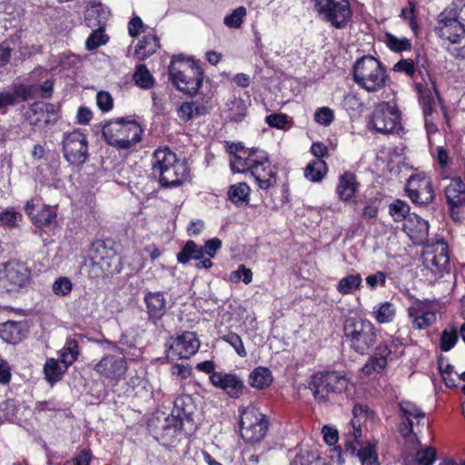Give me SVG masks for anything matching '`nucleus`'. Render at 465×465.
<instances>
[{
  "label": "nucleus",
  "instance_id": "nucleus-1",
  "mask_svg": "<svg viewBox=\"0 0 465 465\" xmlns=\"http://www.w3.org/2000/svg\"><path fill=\"white\" fill-rule=\"evenodd\" d=\"M231 169L235 173H250L260 189L267 190L277 183V170L269 160L265 151L243 149L231 157Z\"/></svg>",
  "mask_w": 465,
  "mask_h": 465
},
{
  "label": "nucleus",
  "instance_id": "nucleus-2",
  "mask_svg": "<svg viewBox=\"0 0 465 465\" xmlns=\"http://www.w3.org/2000/svg\"><path fill=\"white\" fill-rule=\"evenodd\" d=\"M153 173L163 187L182 184L188 176L186 164L168 147L158 148L153 155Z\"/></svg>",
  "mask_w": 465,
  "mask_h": 465
},
{
  "label": "nucleus",
  "instance_id": "nucleus-3",
  "mask_svg": "<svg viewBox=\"0 0 465 465\" xmlns=\"http://www.w3.org/2000/svg\"><path fill=\"white\" fill-rule=\"evenodd\" d=\"M143 130L135 120L116 118L106 122L102 129L105 142L119 150H128L141 142Z\"/></svg>",
  "mask_w": 465,
  "mask_h": 465
},
{
  "label": "nucleus",
  "instance_id": "nucleus-4",
  "mask_svg": "<svg viewBox=\"0 0 465 465\" xmlns=\"http://www.w3.org/2000/svg\"><path fill=\"white\" fill-rule=\"evenodd\" d=\"M435 34L447 44L448 53L456 59L465 60V25L448 12H441L434 28Z\"/></svg>",
  "mask_w": 465,
  "mask_h": 465
},
{
  "label": "nucleus",
  "instance_id": "nucleus-5",
  "mask_svg": "<svg viewBox=\"0 0 465 465\" xmlns=\"http://www.w3.org/2000/svg\"><path fill=\"white\" fill-rule=\"evenodd\" d=\"M352 384L348 378L338 371L317 372L311 376L308 388L312 391L315 400L325 402L334 396L346 392Z\"/></svg>",
  "mask_w": 465,
  "mask_h": 465
},
{
  "label": "nucleus",
  "instance_id": "nucleus-6",
  "mask_svg": "<svg viewBox=\"0 0 465 465\" xmlns=\"http://www.w3.org/2000/svg\"><path fill=\"white\" fill-rule=\"evenodd\" d=\"M386 71L373 56H363L353 66L354 82L369 93L380 91L385 84Z\"/></svg>",
  "mask_w": 465,
  "mask_h": 465
},
{
  "label": "nucleus",
  "instance_id": "nucleus-7",
  "mask_svg": "<svg viewBox=\"0 0 465 465\" xmlns=\"http://www.w3.org/2000/svg\"><path fill=\"white\" fill-rule=\"evenodd\" d=\"M343 331L351 348L360 354L368 353L375 343L376 329L369 320L349 317L345 320Z\"/></svg>",
  "mask_w": 465,
  "mask_h": 465
},
{
  "label": "nucleus",
  "instance_id": "nucleus-8",
  "mask_svg": "<svg viewBox=\"0 0 465 465\" xmlns=\"http://www.w3.org/2000/svg\"><path fill=\"white\" fill-rule=\"evenodd\" d=\"M199 68H194V61H184L182 55L173 58L169 65V75L178 90L186 94L196 93L203 80Z\"/></svg>",
  "mask_w": 465,
  "mask_h": 465
},
{
  "label": "nucleus",
  "instance_id": "nucleus-9",
  "mask_svg": "<svg viewBox=\"0 0 465 465\" xmlns=\"http://www.w3.org/2000/svg\"><path fill=\"white\" fill-rule=\"evenodd\" d=\"M369 127L377 133L391 134L401 127V114L393 102H381L375 105Z\"/></svg>",
  "mask_w": 465,
  "mask_h": 465
},
{
  "label": "nucleus",
  "instance_id": "nucleus-10",
  "mask_svg": "<svg viewBox=\"0 0 465 465\" xmlns=\"http://www.w3.org/2000/svg\"><path fill=\"white\" fill-rule=\"evenodd\" d=\"M318 15L336 28L344 27L351 17L349 0H311Z\"/></svg>",
  "mask_w": 465,
  "mask_h": 465
},
{
  "label": "nucleus",
  "instance_id": "nucleus-11",
  "mask_svg": "<svg viewBox=\"0 0 465 465\" xmlns=\"http://www.w3.org/2000/svg\"><path fill=\"white\" fill-rule=\"evenodd\" d=\"M241 436L250 443L259 442L266 434L267 420L265 416L253 406L241 411Z\"/></svg>",
  "mask_w": 465,
  "mask_h": 465
},
{
  "label": "nucleus",
  "instance_id": "nucleus-12",
  "mask_svg": "<svg viewBox=\"0 0 465 465\" xmlns=\"http://www.w3.org/2000/svg\"><path fill=\"white\" fill-rule=\"evenodd\" d=\"M62 145L64 157L70 164L79 166L88 159L87 135L80 129L64 133Z\"/></svg>",
  "mask_w": 465,
  "mask_h": 465
},
{
  "label": "nucleus",
  "instance_id": "nucleus-13",
  "mask_svg": "<svg viewBox=\"0 0 465 465\" xmlns=\"http://www.w3.org/2000/svg\"><path fill=\"white\" fill-rule=\"evenodd\" d=\"M438 311L436 301L416 299L408 307L407 314L414 330H425L436 322Z\"/></svg>",
  "mask_w": 465,
  "mask_h": 465
},
{
  "label": "nucleus",
  "instance_id": "nucleus-14",
  "mask_svg": "<svg viewBox=\"0 0 465 465\" xmlns=\"http://www.w3.org/2000/svg\"><path fill=\"white\" fill-rule=\"evenodd\" d=\"M423 263L436 277L450 272L449 247L443 240L427 246L423 252Z\"/></svg>",
  "mask_w": 465,
  "mask_h": 465
},
{
  "label": "nucleus",
  "instance_id": "nucleus-15",
  "mask_svg": "<svg viewBox=\"0 0 465 465\" xmlns=\"http://www.w3.org/2000/svg\"><path fill=\"white\" fill-rule=\"evenodd\" d=\"M30 272L25 263L8 262L0 268V288L14 292L23 288L28 282Z\"/></svg>",
  "mask_w": 465,
  "mask_h": 465
},
{
  "label": "nucleus",
  "instance_id": "nucleus-16",
  "mask_svg": "<svg viewBox=\"0 0 465 465\" xmlns=\"http://www.w3.org/2000/svg\"><path fill=\"white\" fill-rule=\"evenodd\" d=\"M402 343L397 338H391V345L386 341L380 343L370 360L362 367L361 371L365 375L381 373L387 366L388 361L392 360V355L397 350L401 349Z\"/></svg>",
  "mask_w": 465,
  "mask_h": 465
},
{
  "label": "nucleus",
  "instance_id": "nucleus-17",
  "mask_svg": "<svg viewBox=\"0 0 465 465\" xmlns=\"http://www.w3.org/2000/svg\"><path fill=\"white\" fill-rule=\"evenodd\" d=\"M127 370V362L121 353L106 354L94 366V371L100 376L117 384Z\"/></svg>",
  "mask_w": 465,
  "mask_h": 465
},
{
  "label": "nucleus",
  "instance_id": "nucleus-18",
  "mask_svg": "<svg viewBox=\"0 0 465 465\" xmlns=\"http://www.w3.org/2000/svg\"><path fill=\"white\" fill-rule=\"evenodd\" d=\"M406 192L410 199L418 204H427L434 198L431 181L424 173L411 175L408 180Z\"/></svg>",
  "mask_w": 465,
  "mask_h": 465
},
{
  "label": "nucleus",
  "instance_id": "nucleus-19",
  "mask_svg": "<svg viewBox=\"0 0 465 465\" xmlns=\"http://www.w3.org/2000/svg\"><path fill=\"white\" fill-rule=\"evenodd\" d=\"M200 347V341L193 331H184L172 340L169 350L170 357L188 359L194 355Z\"/></svg>",
  "mask_w": 465,
  "mask_h": 465
},
{
  "label": "nucleus",
  "instance_id": "nucleus-20",
  "mask_svg": "<svg viewBox=\"0 0 465 465\" xmlns=\"http://www.w3.org/2000/svg\"><path fill=\"white\" fill-rule=\"evenodd\" d=\"M416 88L420 94V101L423 105L425 127L430 138L431 134L438 131L433 116V114H439L435 100L436 94L432 92L434 87L433 84H431L430 87L425 88L421 84H417Z\"/></svg>",
  "mask_w": 465,
  "mask_h": 465
},
{
  "label": "nucleus",
  "instance_id": "nucleus-21",
  "mask_svg": "<svg viewBox=\"0 0 465 465\" xmlns=\"http://www.w3.org/2000/svg\"><path fill=\"white\" fill-rule=\"evenodd\" d=\"M25 116L31 125H47L57 121L58 111L55 105L38 101L29 106Z\"/></svg>",
  "mask_w": 465,
  "mask_h": 465
},
{
  "label": "nucleus",
  "instance_id": "nucleus-22",
  "mask_svg": "<svg viewBox=\"0 0 465 465\" xmlns=\"http://www.w3.org/2000/svg\"><path fill=\"white\" fill-rule=\"evenodd\" d=\"M210 382L217 389L223 391L230 398L238 399L245 388L240 376L232 372L219 371L210 377Z\"/></svg>",
  "mask_w": 465,
  "mask_h": 465
},
{
  "label": "nucleus",
  "instance_id": "nucleus-23",
  "mask_svg": "<svg viewBox=\"0 0 465 465\" xmlns=\"http://www.w3.org/2000/svg\"><path fill=\"white\" fill-rule=\"evenodd\" d=\"M403 230L410 240L416 245L423 244L429 236V223L415 213L408 216Z\"/></svg>",
  "mask_w": 465,
  "mask_h": 465
},
{
  "label": "nucleus",
  "instance_id": "nucleus-24",
  "mask_svg": "<svg viewBox=\"0 0 465 465\" xmlns=\"http://www.w3.org/2000/svg\"><path fill=\"white\" fill-rule=\"evenodd\" d=\"M148 318L153 323L161 320L167 312V301L163 292L146 291L143 297Z\"/></svg>",
  "mask_w": 465,
  "mask_h": 465
},
{
  "label": "nucleus",
  "instance_id": "nucleus-25",
  "mask_svg": "<svg viewBox=\"0 0 465 465\" xmlns=\"http://www.w3.org/2000/svg\"><path fill=\"white\" fill-rule=\"evenodd\" d=\"M26 331L25 322L8 321L0 324V337L7 343H18L25 338Z\"/></svg>",
  "mask_w": 465,
  "mask_h": 465
},
{
  "label": "nucleus",
  "instance_id": "nucleus-26",
  "mask_svg": "<svg viewBox=\"0 0 465 465\" xmlns=\"http://www.w3.org/2000/svg\"><path fill=\"white\" fill-rule=\"evenodd\" d=\"M360 183L357 176L352 172H344L339 177V182L336 186V193L341 201L347 202L352 199L357 193Z\"/></svg>",
  "mask_w": 465,
  "mask_h": 465
},
{
  "label": "nucleus",
  "instance_id": "nucleus-27",
  "mask_svg": "<svg viewBox=\"0 0 465 465\" xmlns=\"http://www.w3.org/2000/svg\"><path fill=\"white\" fill-rule=\"evenodd\" d=\"M110 16L108 8L101 3H91L85 11L84 20L90 28H104Z\"/></svg>",
  "mask_w": 465,
  "mask_h": 465
},
{
  "label": "nucleus",
  "instance_id": "nucleus-28",
  "mask_svg": "<svg viewBox=\"0 0 465 465\" xmlns=\"http://www.w3.org/2000/svg\"><path fill=\"white\" fill-rule=\"evenodd\" d=\"M159 39L153 29H150L141 40L138 41L134 56L139 60H144L153 54L159 48Z\"/></svg>",
  "mask_w": 465,
  "mask_h": 465
},
{
  "label": "nucleus",
  "instance_id": "nucleus-29",
  "mask_svg": "<svg viewBox=\"0 0 465 465\" xmlns=\"http://www.w3.org/2000/svg\"><path fill=\"white\" fill-rule=\"evenodd\" d=\"M273 381L272 371L263 366L254 368L249 374L248 383L256 390H265L271 386Z\"/></svg>",
  "mask_w": 465,
  "mask_h": 465
},
{
  "label": "nucleus",
  "instance_id": "nucleus-30",
  "mask_svg": "<svg viewBox=\"0 0 465 465\" xmlns=\"http://www.w3.org/2000/svg\"><path fill=\"white\" fill-rule=\"evenodd\" d=\"M448 204L465 203V183L460 177L450 179L445 188Z\"/></svg>",
  "mask_w": 465,
  "mask_h": 465
},
{
  "label": "nucleus",
  "instance_id": "nucleus-31",
  "mask_svg": "<svg viewBox=\"0 0 465 465\" xmlns=\"http://www.w3.org/2000/svg\"><path fill=\"white\" fill-rule=\"evenodd\" d=\"M371 315L380 324L390 323L396 316V308L390 302H380L373 306Z\"/></svg>",
  "mask_w": 465,
  "mask_h": 465
},
{
  "label": "nucleus",
  "instance_id": "nucleus-32",
  "mask_svg": "<svg viewBox=\"0 0 465 465\" xmlns=\"http://www.w3.org/2000/svg\"><path fill=\"white\" fill-rule=\"evenodd\" d=\"M56 216V212L53 207L44 204L32 218V222L41 227L55 228L57 225Z\"/></svg>",
  "mask_w": 465,
  "mask_h": 465
},
{
  "label": "nucleus",
  "instance_id": "nucleus-33",
  "mask_svg": "<svg viewBox=\"0 0 465 465\" xmlns=\"http://www.w3.org/2000/svg\"><path fill=\"white\" fill-rule=\"evenodd\" d=\"M400 411L407 422H416L417 426L424 420L425 414L413 402L403 401L400 403Z\"/></svg>",
  "mask_w": 465,
  "mask_h": 465
},
{
  "label": "nucleus",
  "instance_id": "nucleus-34",
  "mask_svg": "<svg viewBox=\"0 0 465 465\" xmlns=\"http://www.w3.org/2000/svg\"><path fill=\"white\" fill-rule=\"evenodd\" d=\"M204 255L203 248L198 245L193 241H188L183 247L182 251L177 253V261L180 263L185 264L190 260H200Z\"/></svg>",
  "mask_w": 465,
  "mask_h": 465
},
{
  "label": "nucleus",
  "instance_id": "nucleus-35",
  "mask_svg": "<svg viewBox=\"0 0 465 465\" xmlns=\"http://www.w3.org/2000/svg\"><path fill=\"white\" fill-rule=\"evenodd\" d=\"M361 283L362 277L360 273L349 274L339 281L336 289L342 295L352 294L361 286Z\"/></svg>",
  "mask_w": 465,
  "mask_h": 465
},
{
  "label": "nucleus",
  "instance_id": "nucleus-36",
  "mask_svg": "<svg viewBox=\"0 0 465 465\" xmlns=\"http://www.w3.org/2000/svg\"><path fill=\"white\" fill-rule=\"evenodd\" d=\"M68 367H64L60 361L50 358L45 361L44 371L45 378L50 384H54L61 380L63 374Z\"/></svg>",
  "mask_w": 465,
  "mask_h": 465
},
{
  "label": "nucleus",
  "instance_id": "nucleus-37",
  "mask_svg": "<svg viewBox=\"0 0 465 465\" xmlns=\"http://www.w3.org/2000/svg\"><path fill=\"white\" fill-rule=\"evenodd\" d=\"M386 46L394 53H402L411 50V42L404 36H397L391 33H386L383 37Z\"/></svg>",
  "mask_w": 465,
  "mask_h": 465
},
{
  "label": "nucleus",
  "instance_id": "nucleus-38",
  "mask_svg": "<svg viewBox=\"0 0 465 465\" xmlns=\"http://www.w3.org/2000/svg\"><path fill=\"white\" fill-rule=\"evenodd\" d=\"M60 361L64 364V367L71 366L79 355L78 341L75 339H68L64 346L59 351Z\"/></svg>",
  "mask_w": 465,
  "mask_h": 465
},
{
  "label": "nucleus",
  "instance_id": "nucleus-39",
  "mask_svg": "<svg viewBox=\"0 0 465 465\" xmlns=\"http://www.w3.org/2000/svg\"><path fill=\"white\" fill-rule=\"evenodd\" d=\"M228 195L237 205L247 204L250 199V187L246 183H235L230 187Z\"/></svg>",
  "mask_w": 465,
  "mask_h": 465
},
{
  "label": "nucleus",
  "instance_id": "nucleus-40",
  "mask_svg": "<svg viewBox=\"0 0 465 465\" xmlns=\"http://www.w3.org/2000/svg\"><path fill=\"white\" fill-rule=\"evenodd\" d=\"M206 108L197 102H184L177 110L179 118L184 122L193 119L196 115L204 114Z\"/></svg>",
  "mask_w": 465,
  "mask_h": 465
},
{
  "label": "nucleus",
  "instance_id": "nucleus-41",
  "mask_svg": "<svg viewBox=\"0 0 465 465\" xmlns=\"http://www.w3.org/2000/svg\"><path fill=\"white\" fill-rule=\"evenodd\" d=\"M326 173L327 165L321 159L312 161L304 170L305 177L312 182L322 181Z\"/></svg>",
  "mask_w": 465,
  "mask_h": 465
},
{
  "label": "nucleus",
  "instance_id": "nucleus-42",
  "mask_svg": "<svg viewBox=\"0 0 465 465\" xmlns=\"http://www.w3.org/2000/svg\"><path fill=\"white\" fill-rule=\"evenodd\" d=\"M134 81L137 86L148 90L154 85V78L144 64H138L134 74Z\"/></svg>",
  "mask_w": 465,
  "mask_h": 465
},
{
  "label": "nucleus",
  "instance_id": "nucleus-43",
  "mask_svg": "<svg viewBox=\"0 0 465 465\" xmlns=\"http://www.w3.org/2000/svg\"><path fill=\"white\" fill-rule=\"evenodd\" d=\"M437 451L432 447H426L417 450L414 456H408L405 460L412 461L413 465H432L436 460Z\"/></svg>",
  "mask_w": 465,
  "mask_h": 465
},
{
  "label": "nucleus",
  "instance_id": "nucleus-44",
  "mask_svg": "<svg viewBox=\"0 0 465 465\" xmlns=\"http://www.w3.org/2000/svg\"><path fill=\"white\" fill-rule=\"evenodd\" d=\"M361 465H380L375 443H367L358 450Z\"/></svg>",
  "mask_w": 465,
  "mask_h": 465
},
{
  "label": "nucleus",
  "instance_id": "nucleus-45",
  "mask_svg": "<svg viewBox=\"0 0 465 465\" xmlns=\"http://www.w3.org/2000/svg\"><path fill=\"white\" fill-rule=\"evenodd\" d=\"M458 339V327L455 325H449L442 331L440 340V350L443 351H449L455 346Z\"/></svg>",
  "mask_w": 465,
  "mask_h": 465
},
{
  "label": "nucleus",
  "instance_id": "nucleus-46",
  "mask_svg": "<svg viewBox=\"0 0 465 465\" xmlns=\"http://www.w3.org/2000/svg\"><path fill=\"white\" fill-rule=\"evenodd\" d=\"M389 213L394 222L406 221L410 213L409 204L401 200H395L389 205Z\"/></svg>",
  "mask_w": 465,
  "mask_h": 465
},
{
  "label": "nucleus",
  "instance_id": "nucleus-47",
  "mask_svg": "<svg viewBox=\"0 0 465 465\" xmlns=\"http://www.w3.org/2000/svg\"><path fill=\"white\" fill-rule=\"evenodd\" d=\"M418 427L416 422H401L399 425V432L401 436L406 440V443L410 444L411 448L416 447L419 444L417 432L414 430Z\"/></svg>",
  "mask_w": 465,
  "mask_h": 465
},
{
  "label": "nucleus",
  "instance_id": "nucleus-48",
  "mask_svg": "<svg viewBox=\"0 0 465 465\" xmlns=\"http://www.w3.org/2000/svg\"><path fill=\"white\" fill-rule=\"evenodd\" d=\"M228 281L232 283H239L242 282L244 284H249L252 281V272L244 264H240L237 270L230 272Z\"/></svg>",
  "mask_w": 465,
  "mask_h": 465
},
{
  "label": "nucleus",
  "instance_id": "nucleus-49",
  "mask_svg": "<svg viewBox=\"0 0 465 465\" xmlns=\"http://www.w3.org/2000/svg\"><path fill=\"white\" fill-rule=\"evenodd\" d=\"M245 16L246 8L240 6L234 9L231 14L227 15L223 19V23L229 28L238 29L242 26Z\"/></svg>",
  "mask_w": 465,
  "mask_h": 465
},
{
  "label": "nucleus",
  "instance_id": "nucleus-50",
  "mask_svg": "<svg viewBox=\"0 0 465 465\" xmlns=\"http://www.w3.org/2000/svg\"><path fill=\"white\" fill-rule=\"evenodd\" d=\"M22 219V213L14 208H7L0 213V223L4 226L16 227Z\"/></svg>",
  "mask_w": 465,
  "mask_h": 465
},
{
  "label": "nucleus",
  "instance_id": "nucleus-51",
  "mask_svg": "<svg viewBox=\"0 0 465 465\" xmlns=\"http://www.w3.org/2000/svg\"><path fill=\"white\" fill-rule=\"evenodd\" d=\"M17 407L14 400L0 402V423L13 421L16 418Z\"/></svg>",
  "mask_w": 465,
  "mask_h": 465
},
{
  "label": "nucleus",
  "instance_id": "nucleus-52",
  "mask_svg": "<svg viewBox=\"0 0 465 465\" xmlns=\"http://www.w3.org/2000/svg\"><path fill=\"white\" fill-rule=\"evenodd\" d=\"M108 42V37L104 33V28H97L92 35L86 39L85 46L87 50H94L101 45H105Z\"/></svg>",
  "mask_w": 465,
  "mask_h": 465
},
{
  "label": "nucleus",
  "instance_id": "nucleus-53",
  "mask_svg": "<svg viewBox=\"0 0 465 465\" xmlns=\"http://www.w3.org/2000/svg\"><path fill=\"white\" fill-rule=\"evenodd\" d=\"M221 339L229 343L240 357L244 358L247 356V351L244 348L242 340L237 333L229 332L223 335Z\"/></svg>",
  "mask_w": 465,
  "mask_h": 465
},
{
  "label": "nucleus",
  "instance_id": "nucleus-54",
  "mask_svg": "<svg viewBox=\"0 0 465 465\" xmlns=\"http://www.w3.org/2000/svg\"><path fill=\"white\" fill-rule=\"evenodd\" d=\"M72 289L73 283L71 280L64 276L57 278L52 286L53 292L58 296L68 295L71 292Z\"/></svg>",
  "mask_w": 465,
  "mask_h": 465
},
{
  "label": "nucleus",
  "instance_id": "nucleus-55",
  "mask_svg": "<svg viewBox=\"0 0 465 465\" xmlns=\"http://www.w3.org/2000/svg\"><path fill=\"white\" fill-rule=\"evenodd\" d=\"M333 120L334 112L329 107H320L314 113V121L321 125L329 126Z\"/></svg>",
  "mask_w": 465,
  "mask_h": 465
},
{
  "label": "nucleus",
  "instance_id": "nucleus-56",
  "mask_svg": "<svg viewBox=\"0 0 465 465\" xmlns=\"http://www.w3.org/2000/svg\"><path fill=\"white\" fill-rule=\"evenodd\" d=\"M92 460V451L89 449H82L74 458L66 460L63 465H90Z\"/></svg>",
  "mask_w": 465,
  "mask_h": 465
},
{
  "label": "nucleus",
  "instance_id": "nucleus-57",
  "mask_svg": "<svg viewBox=\"0 0 465 465\" xmlns=\"http://www.w3.org/2000/svg\"><path fill=\"white\" fill-rule=\"evenodd\" d=\"M434 155L439 166L442 170L448 168L452 163L450 151L443 146H437Z\"/></svg>",
  "mask_w": 465,
  "mask_h": 465
},
{
  "label": "nucleus",
  "instance_id": "nucleus-58",
  "mask_svg": "<svg viewBox=\"0 0 465 465\" xmlns=\"http://www.w3.org/2000/svg\"><path fill=\"white\" fill-rule=\"evenodd\" d=\"M139 16L133 17L128 23V34L132 37H137L141 33L144 35L149 31Z\"/></svg>",
  "mask_w": 465,
  "mask_h": 465
},
{
  "label": "nucleus",
  "instance_id": "nucleus-59",
  "mask_svg": "<svg viewBox=\"0 0 465 465\" xmlns=\"http://www.w3.org/2000/svg\"><path fill=\"white\" fill-rule=\"evenodd\" d=\"M366 285L371 290H375L379 286H384L386 283V274L378 271L373 274H370L365 279Z\"/></svg>",
  "mask_w": 465,
  "mask_h": 465
},
{
  "label": "nucleus",
  "instance_id": "nucleus-60",
  "mask_svg": "<svg viewBox=\"0 0 465 465\" xmlns=\"http://www.w3.org/2000/svg\"><path fill=\"white\" fill-rule=\"evenodd\" d=\"M394 72H402L409 76L415 73V64L412 59H401L393 65Z\"/></svg>",
  "mask_w": 465,
  "mask_h": 465
},
{
  "label": "nucleus",
  "instance_id": "nucleus-61",
  "mask_svg": "<svg viewBox=\"0 0 465 465\" xmlns=\"http://www.w3.org/2000/svg\"><path fill=\"white\" fill-rule=\"evenodd\" d=\"M96 103L98 107L104 112H108L113 108V99L107 92H99L96 95Z\"/></svg>",
  "mask_w": 465,
  "mask_h": 465
},
{
  "label": "nucleus",
  "instance_id": "nucleus-62",
  "mask_svg": "<svg viewBox=\"0 0 465 465\" xmlns=\"http://www.w3.org/2000/svg\"><path fill=\"white\" fill-rule=\"evenodd\" d=\"M266 123L278 129H282L288 123V118L282 114H272L266 117Z\"/></svg>",
  "mask_w": 465,
  "mask_h": 465
},
{
  "label": "nucleus",
  "instance_id": "nucleus-63",
  "mask_svg": "<svg viewBox=\"0 0 465 465\" xmlns=\"http://www.w3.org/2000/svg\"><path fill=\"white\" fill-rule=\"evenodd\" d=\"M222 247V242L218 238H213L206 241L203 248V253L210 258H213L218 250Z\"/></svg>",
  "mask_w": 465,
  "mask_h": 465
},
{
  "label": "nucleus",
  "instance_id": "nucleus-64",
  "mask_svg": "<svg viewBox=\"0 0 465 465\" xmlns=\"http://www.w3.org/2000/svg\"><path fill=\"white\" fill-rule=\"evenodd\" d=\"M449 207L453 221L460 223L465 219V203L449 204Z\"/></svg>",
  "mask_w": 465,
  "mask_h": 465
}]
</instances>
